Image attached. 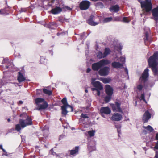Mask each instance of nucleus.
Segmentation results:
<instances>
[{"mask_svg":"<svg viewBox=\"0 0 158 158\" xmlns=\"http://www.w3.org/2000/svg\"><path fill=\"white\" fill-rule=\"evenodd\" d=\"M100 112L101 114H110L111 112V110L108 107H102L100 109Z\"/></svg>","mask_w":158,"mask_h":158,"instance_id":"ddd939ff","label":"nucleus"},{"mask_svg":"<svg viewBox=\"0 0 158 158\" xmlns=\"http://www.w3.org/2000/svg\"><path fill=\"white\" fill-rule=\"evenodd\" d=\"M62 102L63 104L65 106H66L67 107H69V108H71V111H73V109L72 107L70 106V105L68 104L67 102V100L66 98H63L62 100L61 101Z\"/></svg>","mask_w":158,"mask_h":158,"instance_id":"412c9836","label":"nucleus"},{"mask_svg":"<svg viewBox=\"0 0 158 158\" xmlns=\"http://www.w3.org/2000/svg\"><path fill=\"white\" fill-rule=\"evenodd\" d=\"M117 130H118V133L119 134L120 131V130L119 131V129H118Z\"/></svg>","mask_w":158,"mask_h":158,"instance_id":"e2e57ef3","label":"nucleus"},{"mask_svg":"<svg viewBox=\"0 0 158 158\" xmlns=\"http://www.w3.org/2000/svg\"><path fill=\"white\" fill-rule=\"evenodd\" d=\"M91 90L93 91L94 94L96 95L99 96L100 94V90H99L96 88H92Z\"/></svg>","mask_w":158,"mask_h":158,"instance_id":"cd10ccee","label":"nucleus"},{"mask_svg":"<svg viewBox=\"0 0 158 158\" xmlns=\"http://www.w3.org/2000/svg\"><path fill=\"white\" fill-rule=\"evenodd\" d=\"M54 1H55L54 0H52V3H54Z\"/></svg>","mask_w":158,"mask_h":158,"instance_id":"338daca9","label":"nucleus"},{"mask_svg":"<svg viewBox=\"0 0 158 158\" xmlns=\"http://www.w3.org/2000/svg\"><path fill=\"white\" fill-rule=\"evenodd\" d=\"M81 118H83L84 119L87 118H88V117L87 116V115L86 114H83L82 113L81 115Z\"/></svg>","mask_w":158,"mask_h":158,"instance_id":"4c0bfd02","label":"nucleus"},{"mask_svg":"<svg viewBox=\"0 0 158 158\" xmlns=\"http://www.w3.org/2000/svg\"><path fill=\"white\" fill-rule=\"evenodd\" d=\"M96 80V79L95 78H93L91 79V84H93V83L95 82V81Z\"/></svg>","mask_w":158,"mask_h":158,"instance_id":"de8ad7c7","label":"nucleus"},{"mask_svg":"<svg viewBox=\"0 0 158 158\" xmlns=\"http://www.w3.org/2000/svg\"><path fill=\"white\" fill-rule=\"evenodd\" d=\"M97 56L98 57L99 59H101L102 58H104L105 56H104V54H103L102 52L101 51H99L97 53Z\"/></svg>","mask_w":158,"mask_h":158,"instance_id":"473e14b6","label":"nucleus"},{"mask_svg":"<svg viewBox=\"0 0 158 158\" xmlns=\"http://www.w3.org/2000/svg\"><path fill=\"white\" fill-rule=\"evenodd\" d=\"M143 132L145 134H147V131L145 130H143Z\"/></svg>","mask_w":158,"mask_h":158,"instance_id":"6e6d98bb","label":"nucleus"},{"mask_svg":"<svg viewBox=\"0 0 158 158\" xmlns=\"http://www.w3.org/2000/svg\"><path fill=\"white\" fill-rule=\"evenodd\" d=\"M151 117V114L149 113L148 110L146 111L144 114L142 120L144 123L147 122L150 118Z\"/></svg>","mask_w":158,"mask_h":158,"instance_id":"9b49d317","label":"nucleus"},{"mask_svg":"<svg viewBox=\"0 0 158 158\" xmlns=\"http://www.w3.org/2000/svg\"><path fill=\"white\" fill-rule=\"evenodd\" d=\"M3 148V147H2V145H0V149H2Z\"/></svg>","mask_w":158,"mask_h":158,"instance_id":"4d7b16f0","label":"nucleus"},{"mask_svg":"<svg viewBox=\"0 0 158 158\" xmlns=\"http://www.w3.org/2000/svg\"><path fill=\"white\" fill-rule=\"evenodd\" d=\"M32 124V119L31 117L27 116L25 120L20 119L19 120V124L15 126V130L18 131H19L21 128H23L27 126L31 125Z\"/></svg>","mask_w":158,"mask_h":158,"instance_id":"f03ea898","label":"nucleus"},{"mask_svg":"<svg viewBox=\"0 0 158 158\" xmlns=\"http://www.w3.org/2000/svg\"><path fill=\"white\" fill-rule=\"evenodd\" d=\"M148 33L147 32H146L145 33V37L144 38V41L145 42V44H146V42L147 41H149L151 42V40L149 39L148 38Z\"/></svg>","mask_w":158,"mask_h":158,"instance_id":"2f4dec72","label":"nucleus"},{"mask_svg":"<svg viewBox=\"0 0 158 158\" xmlns=\"http://www.w3.org/2000/svg\"><path fill=\"white\" fill-rule=\"evenodd\" d=\"M95 131L94 130L89 131L88 132V135L90 137L93 136L95 135Z\"/></svg>","mask_w":158,"mask_h":158,"instance_id":"c9c22d12","label":"nucleus"},{"mask_svg":"<svg viewBox=\"0 0 158 158\" xmlns=\"http://www.w3.org/2000/svg\"><path fill=\"white\" fill-rule=\"evenodd\" d=\"M101 115L104 118H105V115L103 114H101Z\"/></svg>","mask_w":158,"mask_h":158,"instance_id":"680f3d73","label":"nucleus"},{"mask_svg":"<svg viewBox=\"0 0 158 158\" xmlns=\"http://www.w3.org/2000/svg\"><path fill=\"white\" fill-rule=\"evenodd\" d=\"M67 9H68V10H71V9H71V8H70V7H67Z\"/></svg>","mask_w":158,"mask_h":158,"instance_id":"13d9d810","label":"nucleus"},{"mask_svg":"<svg viewBox=\"0 0 158 158\" xmlns=\"http://www.w3.org/2000/svg\"><path fill=\"white\" fill-rule=\"evenodd\" d=\"M43 59V57H41V58H40V60L41 61H42V60Z\"/></svg>","mask_w":158,"mask_h":158,"instance_id":"69168bd1","label":"nucleus"},{"mask_svg":"<svg viewBox=\"0 0 158 158\" xmlns=\"http://www.w3.org/2000/svg\"><path fill=\"white\" fill-rule=\"evenodd\" d=\"M101 80L103 83L105 84L108 83L111 81V79L110 78H102Z\"/></svg>","mask_w":158,"mask_h":158,"instance_id":"c756f323","label":"nucleus"},{"mask_svg":"<svg viewBox=\"0 0 158 158\" xmlns=\"http://www.w3.org/2000/svg\"><path fill=\"white\" fill-rule=\"evenodd\" d=\"M140 99L141 100H143L145 102H146L145 99L144 94H141V96L140 97Z\"/></svg>","mask_w":158,"mask_h":158,"instance_id":"e433bc0d","label":"nucleus"},{"mask_svg":"<svg viewBox=\"0 0 158 158\" xmlns=\"http://www.w3.org/2000/svg\"><path fill=\"white\" fill-rule=\"evenodd\" d=\"M155 139L156 140H158V133H156V135Z\"/></svg>","mask_w":158,"mask_h":158,"instance_id":"8fccbe9b","label":"nucleus"},{"mask_svg":"<svg viewBox=\"0 0 158 158\" xmlns=\"http://www.w3.org/2000/svg\"><path fill=\"white\" fill-rule=\"evenodd\" d=\"M64 135H60L59 137V140H61L62 138H63L64 137Z\"/></svg>","mask_w":158,"mask_h":158,"instance_id":"3c124183","label":"nucleus"},{"mask_svg":"<svg viewBox=\"0 0 158 158\" xmlns=\"http://www.w3.org/2000/svg\"><path fill=\"white\" fill-rule=\"evenodd\" d=\"M110 52L111 51L109 48H105V51L104 53V56H105V57L108 55L109 54Z\"/></svg>","mask_w":158,"mask_h":158,"instance_id":"c85d7f7f","label":"nucleus"},{"mask_svg":"<svg viewBox=\"0 0 158 158\" xmlns=\"http://www.w3.org/2000/svg\"><path fill=\"white\" fill-rule=\"evenodd\" d=\"M42 131L44 133L43 136L45 137L47 136L49 131L48 127L47 126H45L42 130Z\"/></svg>","mask_w":158,"mask_h":158,"instance_id":"393cba45","label":"nucleus"},{"mask_svg":"<svg viewBox=\"0 0 158 158\" xmlns=\"http://www.w3.org/2000/svg\"><path fill=\"white\" fill-rule=\"evenodd\" d=\"M91 70V69L90 68H88L87 69L86 71H87V73H89L90 71Z\"/></svg>","mask_w":158,"mask_h":158,"instance_id":"603ef678","label":"nucleus"},{"mask_svg":"<svg viewBox=\"0 0 158 158\" xmlns=\"http://www.w3.org/2000/svg\"><path fill=\"white\" fill-rule=\"evenodd\" d=\"M119 10V7L117 5H116L112 6L110 9V11H114L116 12H118Z\"/></svg>","mask_w":158,"mask_h":158,"instance_id":"5701e85b","label":"nucleus"},{"mask_svg":"<svg viewBox=\"0 0 158 158\" xmlns=\"http://www.w3.org/2000/svg\"><path fill=\"white\" fill-rule=\"evenodd\" d=\"M90 5V2L89 1H83L80 4V8L81 10H86L89 8Z\"/></svg>","mask_w":158,"mask_h":158,"instance_id":"6e6552de","label":"nucleus"},{"mask_svg":"<svg viewBox=\"0 0 158 158\" xmlns=\"http://www.w3.org/2000/svg\"><path fill=\"white\" fill-rule=\"evenodd\" d=\"M149 67L151 68L155 77L158 78V51L155 52L148 60Z\"/></svg>","mask_w":158,"mask_h":158,"instance_id":"f257e3e1","label":"nucleus"},{"mask_svg":"<svg viewBox=\"0 0 158 158\" xmlns=\"http://www.w3.org/2000/svg\"><path fill=\"white\" fill-rule=\"evenodd\" d=\"M155 148L156 149H158V141L157 142Z\"/></svg>","mask_w":158,"mask_h":158,"instance_id":"49530a36","label":"nucleus"},{"mask_svg":"<svg viewBox=\"0 0 158 158\" xmlns=\"http://www.w3.org/2000/svg\"><path fill=\"white\" fill-rule=\"evenodd\" d=\"M96 142L92 141L89 143L88 145V148L90 151L95 150L96 149L95 145Z\"/></svg>","mask_w":158,"mask_h":158,"instance_id":"f3484780","label":"nucleus"},{"mask_svg":"<svg viewBox=\"0 0 158 158\" xmlns=\"http://www.w3.org/2000/svg\"><path fill=\"white\" fill-rule=\"evenodd\" d=\"M123 20V22L125 23H128L129 21L127 18L126 17H124Z\"/></svg>","mask_w":158,"mask_h":158,"instance_id":"a19ab883","label":"nucleus"},{"mask_svg":"<svg viewBox=\"0 0 158 158\" xmlns=\"http://www.w3.org/2000/svg\"><path fill=\"white\" fill-rule=\"evenodd\" d=\"M105 91L107 95H112L113 93V89L110 85H106L105 86Z\"/></svg>","mask_w":158,"mask_h":158,"instance_id":"dca6fc26","label":"nucleus"},{"mask_svg":"<svg viewBox=\"0 0 158 158\" xmlns=\"http://www.w3.org/2000/svg\"><path fill=\"white\" fill-rule=\"evenodd\" d=\"M79 148L78 146H76L74 149L70 151V153L71 155H74L77 154L78 153V151Z\"/></svg>","mask_w":158,"mask_h":158,"instance_id":"4be33fe9","label":"nucleus"},{"mask_svg":"<svg viewBox=\"0 0 158 158\" xmlns=\"http://www.w3.org/2000/svg\"><path fill=\"white\" fill-rule=\"evenodd\" d=\"M24 71H19L17 76V80L19 83L23 82L26 80V78L24 77Z\"/></svg>","mask_w":158,"mask_h":158,"instance_id":"9d476101","label":"nucleus"},{"mask_svg":"<svg viewBox=\"0 0 158 158\" xmlns=\"http://www.w3.org/2000/svg\"><path fill=\"white\" fill-rule=\"evenodd\" d=\"M35 101L36 105L39 107L35 109L40 110L41 109H44L47 107L48 106L47 103L44 99L38 98H36Z\"/></svg>","mask_w":158,"mask_h":158,"instance_id":"20e7f679","label":"nucleus"},{"mask_svg":"<svg viewBox=\"0 0 158 158\" xmlns=\"http://www.w3.org/2000/svg\"><path fill=\"white\" fill-rule=\"evenodd\" d=\"M85 92H86V93H87L88 92V90H87V89H85Z\"/></svg>","mask_w":158,"mask_h":158,"instance_id":"774afa93","label":"nucleus"},{"mask_svg":"<svg viewBox=\"0 0 158 158\" xmlns=\"http://www.w3.org/2000/svg\"><path fill=\"white\" fill-rule=\"evenodd\" d=\"M23 103V102L22 101H19L18 102V104H22Z\"/></svg>","mask_w":158,"mask_h":158,"instance_id":"864d4df0","label":"nucleus"},{"mask_svg":"<svg viewBox=\"0 0 158 158\" xmlns=\"http://www.w3.org/2000/svg\"><path fill=\"white\" fill-rule=\"evenodd\" d=\"M7 121L8 122H9L10 121V118H8L7 119Z\"/></svg>","mask_w":158,"mask_h":158,"instance_id":"0e129e2a","label":"nucleus"},{"mask_svg":"<svg viewBox=\"0 0 158 158\" xmlns=\"http://www.w3.org/2000/svg\"><path fill=\"white\" fill-rule=\"evenodd\" d=\"M113 20L112 17H108L104 18L103 20V22L104 23H108L111 21Z\"/></svg>","mask_w":158,"mask_h":158,"instance_id":"f704fd0d","label":"nucleus"},{"mask_svg":"<svg viewBox=\"0 0 158 158\" xmlns=\"http://www.w3.org/2000/svg\"><path fill=\"white\" fill-rule=\"evenodd\" d=\"M125 57H124V56H121L120 57L119 61L123 63H124V62H125Z\"/></svg>","mask_w":158,"mask_h":158,"instance_id":"58836bf2","label":"nucleus"},{"mask_svg":"<svg viewBox=\"0 0 158 158\" xmlns=\"http://www.w3.org/2000/svg\"><path fill=\"white\" fill-rule=\"evenodd\" d=\"M110 63V60H108L103 59L98 62L93 64L92 65V68L94 71H98L102 66Z\"/></svg>","mask_w":158,"mask_h":158,"instance_id":"39448f33","label":"nucleus"},{"mask_svg":"<svg viewBox=\"0 0 158 158\" xmlns=\"http://www.w3.org/2000/svg\"><path fill=\"white\" fill-rule=\"evenodd\" d=\"M122 117V115L118 113H114L111 117L112 120L119 121L121 120Z\"/></svg>","mask_w":158,"mask_h":158,"instance_id":"f8f14e48","label":"nucleus"},{"mask_svg":"<svg viewBox=\"0 0 158 158\" xmlns=\"http://www.w3.org/2000/svg\"><path fill=\"white\" fill-rule=\"evenodd\" d=\"M149 69L148 68H146L143 72L142 76L140 77L139 81L140 83L138 85L137 87V89L140 91L143 87L144 83L147 80L148 77L149 76Z\"/></svg>","mask_w":158,"mask_h":158,"instance_id":"7ed1b4c3","label":"nucleus"},{"mask_svg":"<svg viewBox=\"0 0 158 158\" xmlns=\"http://www.w3.org/2000/svg\"><path fill=\"white\" fill-rule=\"evenodd\" d=\"M62 11V9L59 7H56L52 9L51 12L53 14H57L60 13Z\"/></svg>","mask_w":158,"mask_h":158,"instance_id":"6ab92c4d","label":"nucleus"},{"mask_svg":"<svg viewBox=\"0 0 158 158\" xmlns=\"http://www.w3.org/2000/svg\"><path fill=\"white\" fill-rule=\"evenodd\" d=\"M155 157L156 158H158V151L156 152Z\"/></svg>","mask_w":158,"mask_h":158,"instance_id":"09e8293b","label":"nucleus"},{"mask_svg":"<svg viewBox=\"0 0 158 158\" xmlns=\"http://www.w3.org/2000/svg\"><path fill=\"white\" fill-rule=\"evenodd\" d=\"M94 17L93 15H91L89 18L87 20V23L90 25L95 26L98 25L99 23L95 22L94 21Z\"/></svg>","mask_w":158,"mask_h":158,"instance_id":"4468645a","label":"nucleus"},{"mask_svg":"<svg viewBox=\"0 0 158 158\" xmlns=\"http://www.w3.org/2000/svg\"><path fill=\"white\" fill-rule=\"evenodd\" d=\"M152 13L153 19L157 21L158 20V6L152 9Z\"/></svg>","mask_w":158,"mask_h":158,"instance_id":"2eb2a0df","label":"nucleus"},{"mask_svg":"<svg viewBox=\"0 0 158 158\" xmlns=\"http://www.w3.org/2000/svg\"><path fill=\"white\" fill-rule=\"evenodd\" d=\"M115 50L118 51H120L122 48V44L119 43H117L116 45L114 46Z\"/></svg>","mask_w":158,"mask_h":158,"instance_id":"b1692460","label":"nucleus"},{"mask_svg":"<svg viewBox=\"0 0 158 158\" xmlns=\"http://www.w3.org/2000/svg\"><path fill=\"white\" fill-rule=\"evenodd\" d=\"M110 71V68L109 67H104L100 69L98 73L101 76H105L108 74Z\"/></svg>","mask_w":158,"mask_h":158,"instance_id":"0eeeda50","label":"nucleus"},{"mask_svg":"<svg viewBox=\"0 0 158 158\" xmlns=\"http://www.w3.org/2000/svg\"><path fill=\"white\" fill-rule=\"evenodd\" d=\"M140 3L141 8H144L146 12H148L151 10L152 4L151 0H145L144 1L141 2Z\"/></svg>","mask_w":158,"mask_h":158,"instance_id":"423d86ee","label":"nucleus"},{"mask_svg":"<svg viewBox=\"0 0 158 158\" xmlns=\"http://www.w3.org/2000/svg\"><path fill=\"white\" fill-rule=\"evenodd\" d=\"M5 153H5V154H2V155H6V156H8V155H7V152H6Z\"/></svg>","mask_w":158,"mask_h":158,"instance_id":"052dcab7","label":"nucleus"},{"mask_svg":"<svg viewBox=\"0 0 158 158\" xmlns=\"http://www.w3.org/2000/svg\"><path fill=\"white\" fill-rule=\"evenodd\" d=\"M93 86L97 89L99 90H102L103 89V87L101 84L100 83L99 81H96L93 83L92 84Z\"/></svg>","mask_w":158,"mask_h":158,"instance_id":"aec40b11","label":"nucleus"},{"mask_svg":"<svg viewBox=\"0 0 158 158\" xmlns=\"http://www.w3.org/2000/svg\"><path fill=\"white\" fill-rule=\"evenodd\" d=\"M2 150L3 151V152H5V153L6 152V150H5L3 148L2 149Z\"/></svg>","mask_w":158,"mask_h":158,"instance_id":"bf43d9fd","label":"nucleus"},{"mask_svg":"<svg viewBox=\"0 0 158 158\" xmlns=\"http://www.w3.org/2000/svg\"><path fill=\"white\" fill-rule=\"evenodd\" d=\"M8 60V58H6L5 59H4L3 60V61L2 62V64H3L4 63L7 61Z\"/></svg>","mask_w":158,"mask_h":158,"instance_id":"a18cd8bd","label":"nucleus"},{"mask_svg":"<svg viewBox=\"0 0 158 158\" xmlns=\"http://www.w3.org/2000/svg\"><path fill=\"white\" fill-rule=\"evenodd\" d=\"M121 104L118 102H115L114 104L112 105V108L114 111L122 112V109L120 107Z\"/></svg>","mask_w":158,"mask_h":158,"instance_id":"1a4fd4ad","label":"nucleus"},{"mask_svg":"<svg viewBox=\"0 0 158 158\" xmlns=\"http://www.w3.org/2000/svg\"><path fill=\"white\" fill-rule=\"evenodd\" d=\"M113 20L119 21H120V19L119 17H115L114 18V19Z\"/></svg>","mask_w":158,"mask_h":158,"instance_id":"37998d69","label":"nucleus"},{"mask_svg":"<svg viewBox=\"0 0 158 158\" xmlns=\"http://www.w3.org/2000/svg\"><path fill=\"white\" fill-rule=\"evenodd\" d=\"M68 107H67L64 106H61V109H62V114L66 115L67 113L68 112V111H67L66 109Z\"/></svg>","mask_w":158,"mask_h":158,"instance_id":"bb28decb","label":"nucleus"},{"mask_svg":"<svg viewBox=\"0 0 158 158\" xmlns=\"http://www.w3.org/2000/svg\"><path fill=\"white\" fill-rule=\"evenodd\" d=\"M43 92L44 93L48 95H50L52 94V92L51 90H48L45 88L43 89Z\"/></svg>","mask_w":158,"mask_h":158,"instance_id":"7c9ffc66","label":"nucleus"},{"mask_svg":"<svg viewBox=\"0 0 158 158\" xmlns=\"http://www.w3.org/2000/svg\"><path fill=\"white\" fill-rule=\"evenodd\" d=\"M97 5L99 6L100 8H102L104 7L103 4L101 2H98L97 3Z\"/></svg>","mask_w":158,"mask_h":158,"instance_id":"ea45409f","label":"nucleus"},{"mask_svg":"<svg viewBox=\"0 0 158 158\" xmlns=\"http://www.w3.org/2000/svg\"><path fill=\"white\" fill-rule=\"evenodd\" d=\"M50 153H51L53 155H56V156H57L58 155H57L56 152H53V149H51L50 151Z\"/></svg>","mask_w":158,"mask_h":158,"instance_id":"79ce46f5","label":"nucleus"},{"mask_svg":"<svg viewBox=\"0 0 158 158\" xmlns=\"http://www.w3.org/2000/svg\"><path fill=\"white\" fill-rule=\"evenodd\" d=\"M111 65L113 67L116 69L122 68L123 67V64L119 62H112Z\"/></svg>","mask_w":158,"mask_h":158,"instance_id":"a211bd4d","label":"nucleus"},{"mask_svg":"<svg viewBox=\"0 0 158 158\" xmlns=\"http://www.w3.org/2000/svg\"><path fill=\"white\" fill-rule=\"evenodd\" d=\"M143 127L150 133L153 132L154 131L152 127L149 125L147 126H143Z\"/></svg>","mask_w":158,"mask_h":158,"instance_id":"a878e982","label":"nucleus"},{"mask_svg":"<svg viewBox=\"0 0 158 158\" xmlns=\"http://www.w3.org/2000/svg\"><path fill=\"white\" fill-rule=\"evenodd\" d=\"M27 9L26 8H21V12H25L27 11Z\"/></svg>","mask_w":158,"mask_h":158,"instance_id":"c03bdc74","label":"nucleus"},{"mask_svg":"<svg viewBox=\"0 0 158 158\" xmlns=\"http://www.w3.org/2000/svg\"><path fill=\"white\" fill-rule=\"evenodd\" d=\"M111 95H107L105 97V101L106 103H107L110 101L111 98Z\"/></svg>","mask_w":158,"mask_h":158,"instance_id":"72a5a7b5","label":"nucleus"},{"mask_svg":"<svg viewBox=\"0 0 158 158\" xmlns=\"http://www.w3.org/2000/svg\"><path fill=\"white\" fill-rule=\"evenodd\" d=\"M125 72L127 74H128V70L127 69V68H125Z\"/></svg>","mask_w":158,"mask_h":158,"instance_id":"5fc2aeb1","label":"nucleus"}]
</instances>
